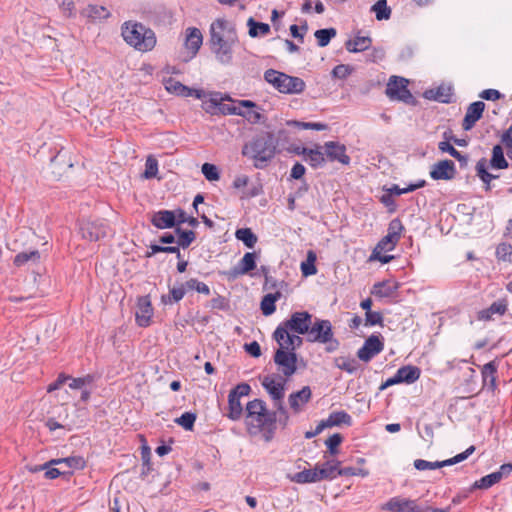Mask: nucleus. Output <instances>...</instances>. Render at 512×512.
<instances>
[{"label":"nucleus","instance_id":"nucleus-1","mask_svg":"<svg viewBox=\"0 0 512 512\" xmlns=\"http://www.w3.org/2000/svg\"><path fill=\"white\" fill-rule=\"evenodd\" d=\"M238 41L235 27L225 19H216L210 26V46L217 60L229 64L233 57V46Z\"/></svg>","mask_w":512,"mask_h":512},{"label":"nucleus","instance_id":"nucleus-2","mask_svg":"<svg viewBox=\"0 0 512 512\" xmlns=\"http://www.w3.org/2000/svg\"><path fill=\"white\" fill-rule=\"evenodd\" d=\"M277 153V140L273 132L261 131L245 143L242 155L254 160V167L263 169Z\"/></svg>","mask_w":512,"mask_h":512},{"label":"nucleus","instance_id":"nucleus-3","mask_svg":"<svg viewBox=\"0 0 512 512\" xmlns=\"http://www.w3.org/2000/svg\"><path fill=\"white\" fill-rule=\"evenodd\" d=\"M122 36L127 44L141 52L150 51L156 45L155 33L141 23L125 22Z\"/></svg>","mask_w":512,"mask_h":512},{"label":"nucleus","instance_id":"nucleus-4","mask_svg":"<svg viewBox=\"0 0 512 512\" xmlns=\"http://www.w3.org/2000/svg\"><path fill=\"white\" fill-rule=\"evenodd\" d=\"M306 340L312 343L326 344L325 351L332 353L336 351L340 342L334 337L333 327L329 320L315 318L312 322Z\"/></svg>","mask_w":512,"mask_h":512},{"label":"nucleus","instance_id":"nucleus-5","mask_svg":"<svg viewBox=\"0 0 512 512\" xmlns=\"http://www.w3.org/2000/svg\"><path fill=\"white\" fill-rule=\"evenodd\" d=\"M264 80L283 94H299L306 88L303 79L274 69H268L264 72Z\"/></svg>","mask_w":512,"mask_h":512},{"label":"nucleus","instance_id":"nucleus-6","mask_svg":"<svg viewBox=\"0 0 512 512\" xmlns=\"http://www.w3.org/2000/svg\"><path fill=\"white\" fill-rule=\"evenodd\" d=\"M312 315L307 311L294 312L290 318L278 325L273 333V339L279 341L283 339L286 330L299 335H307L312 324Z\"/></svg>","mask_w":512,"mask_h":512},{"label":"nucleus","instance_id":"nucleus-7","mask_svg":"<svg viewBox=\"0 0 512 512\" xmlns=\"http://www.w3.org/2000/svg\"><path fill=\"white\" fill-rule=\"evenodd\" d=\"M408 80L401 76H391L386 87V95L390 100H398L407 105H417V99L408 89Z\"/></svg>","mask_w":512,"mask_h":512},{"label":"nucleus","instance_id":"nucleus-8","mask_svg":"<svg viewBox=\"0 0 512 512\" xmlns=\"http://www.w3.org/2000/svg\"><path fill=\"white\" fill-rule=\"evenodd\" d=\"M384 349V338L380 333H373L364 342L363 346L358 349L357 357L363 362L371 361L375 356L380 354Z\"/></svg>","mask_w":512,"mask_h":512},{"label":"nucleus","instance_id":"nucleus-9","mask_svg":"<svg viewBox=\"0 0 512 512\" xmlns=\"http://www.w3.org/2000/svg\"><path fill=\"white\" fill-rule=\"evenodd\" d=\"M273 360L286 377L292 376L297 371V353L287 351V346L279 347L275 351Z\"/></svg>","mask_w":512,"mask_h":512},{"label":"nucleus","instance_id":"nucleus-10","mask_svg":"<svg viewBox=\"0 0 512 512\" xmlns=\"http://www.w3.org/2000/svg\"><path fill=\"white\" fill-rule=\"evenodd\" d=\"M108 229L109 227L102 221H86L80 227L82 237L94 242L106 237Z\"/></svg>","mask_w":512,"mask_h":512},{"label":"nucleus","instance_id":"nucleus-11","mask_svg":"<svg viewBox=\"0 0 512 512\" xmlns=\"http://www.w3.org/2000/svg\"><path fill=\"white\" fill-rule=\"evenodd\" d=\"M153 316V307L148 295L141 296L137 300V309L135 312V320L138 326L148 327L151 324Z\"/></svg>","mask_w":512,"mask_h":512},{"label":"nucleus","instance_id":"nucleus-12","mask_svg":"<svg viewBox=\"0 0 512 512\" xmlns=\"http://www.w3.org/2000/svg\"><path fill=\"white\" fill-rule=\"evenodd\" d=\"M455 163L445 159L435 163L430 170V177L433 180H452L456 175Z\"/></svg>","mask_w":512,"mask_h":512},{"label":"nucleus","instance_id":"nucleus-13","mask_svg":"<svg viewBox=\"0 0 512 512\" xmlns=\"http://www.w3.org/2000/svg\"><path fill=\"white\" fill-rule=\"evenodd\" d=\"M382 509L391 512H419V505L416 500L396 496L390 498Z\"/></svg>","mask_w":512,"mask_h":512},{"label":"nucleus","instance_id":"nucleus-14","mask_svg":"<svg viewBox=\"0 0 512 512\" xmlns=\"http://www.w3.org/2000/svg\"><path fill=\"white\" fill-rule=\"evenodd\" d=\"M151 224L157 229H170L177 227L176 209L175 210H159L152 214L150 218Z\"/></svg>","mask_w":512,"mask_h":512},{"label":"nucleus","instance_id":"nucleus-15","mask_svg":"<svg viewBox=\"0 0 512 512\" xmlns=\"http://www.w3.org/2000/svg\"><path fill=\"white\" fill-rule=\"evenodd\" d=\"M485 106L483 101H475L467 107L466 114L462 120L463 130L469 131L475 126L482 118Z\"/></svg>","mask_w":512,"mask_h":512},{"label":"nucleus","instance_id":"nucleus-16","mask_svg":"<svg viewBox=\"0 0 512 512\" xmlns=\"http://www.w3.org/2000/svg\"><path fill=\"white\" fill-rule=\"evenodd\" d=\"M508 311V300L507 298H501L494 301L489 307L479 310L476 314V318L479 321H491L494 320V316H503Z\"/></svg>","mask_w":512,"mask_h":512},{"label":"nucleus","instance_id":"nucleus-17","mask_svg":"<svg viewBox=\"0 0 512 512\" xmlns=\"http://www.w3.org/2000/svg\"><path fill=\"white\" fill-rule=\"evenodd\" d=\"M325 154L329 161L340 162L343 165H348L351 161L350 157L346 154V146L339 142L328 141L324 144Z\"/></svg>","mask_w":512,"mask_h":512},{"label":"nucleus","instance_id":"nucleus-18","mask_svg":"<svg viewBox=\"0 0 512 512\" xmlns=\"http://www.w3.org/2000/svg\"><path fill=\"white\" fill-rule=\"evenodd\" d=\"M165 88L168 92L173 93L177 96H181V97L194 96L197 99H201L202 95H203L202 90L190 88V87L182 84L180 81L175 80L172 77L168 78L165 81Z\"/></svg>","mask_w":512,"mask_h":512},{"label":"nucleus","instance_id":"nucleus-19","mask_svg":"<svg viewBox=\"0 0 512 512\" xmlns=\"http://www.w3.org/2000/svg\"><path fill=\"white\" fill-rule=\"evenodd\" d=\"M498 366L499 362L495 359L486 363L481 369L483 387H487L491 392L497 389Z\"/></svg>","mask_w":512,"mask_h":512},{"label":"nucleus","instance_id":"nucleus-20","mask_svg":"<svg viewBox=\"0 0 512 512\" xmlns=\"http://www.w3.org/2000/svg\"><path fill=\"white\" fill-rule=\"evenodd\" d=\"M312 397V391L309 386H304L301 390L293 392L288 397L290 408L294 413L302 411L303 406L306 405Z\"/></svg>","mask_w":512,"mask_h":512},{"label":"nucleus","instance_id":"nucleus-21","mask_svg":"<svg viewBox=\"0 0 512 512\" xmlns=\"http://www.w3.org/2000/svg\"><path fill=\"white\" fill-rule=\"evenodd\" d=\"M423 97L428 100H434L448 104L452 102L453 91L451 86H445L442 84L436 88L425 90Z\"/></svg>","mask_w":512,"mask_h":512},{"label":"nucleus","instance_id":"nucleus-22","mask_svg":"<svg viewBox=\"0 0 512 512\" xmlns=\"http://www.w3.org/2000/svg\"><path fill=\"white\" fill-rule=\"evenodd\" d=\"M262 386L268 392L272 400H280L285 395V380L276 382L274 376L267 375L262 379Z\"/></svg>","mask_w":512,"mask_h":512},{"label":"nucleus","instance_id":"nucleus-23","mask_svg":"<svg viewBox=\"0 0 512 512\" xmlns=\"http://www.w3.org/2000/svg\"><path fill=\"white\" fill-rule=\"evenodd\" d=\"M399 289L398 282L384 280L376 282L371 289V294L378 298H390L396 294Z\"/></svg>","mask_w":512,"mask_h":512},{"label":"nucleus","instance_id":"nucleus-24","mask_svg":"<svg viewBox=\"0 0 512 512\" xmlns=\"http://www.w3.org/2000/svg\"><path fill=\"white\" fill-rule=\"evenodd\" d=\"M238 104L241 108H246L244 111L241 109V114L239 116L244 117L251 124H257L262 121L264 115L259 111L255 110L257 108V104L251 100H239Z\"/></svg>","mask_w":512,"mask_h":512},{"label":"nucleus","instance_id":"nucleus-25","mask_svg":"<svg viewBox=\"0 0 512 512\" xmlns=\"http://www.w3.org/2000/svg\"><path fill=\"white\" fill-rule=\"evenodd\" d=\"M203 42L201 31L196 27H190L186 30L185 46L194 57L199 51Z\"/></svg>","mask_w":512,"mask_h":512},{"label":"nucleus","instance_id":"nucleus-26","mask_svg":"<svg viewBox=\"0 0 512 512\" xmlns=\"http://www.w3.org/2000/svg\"><path fill=\"white\" fill-rule=\"evenodd\" d=\"M341 462L338 460L335 461H326L322 467L316 465L317 476L319 481L322 480H333L338 474V470L340 468Z\"/></svg>","mask_w":512,"mask_h":512},{"label":"nucleus","instance_id":"nucleus-27","mask_svg":"<svg viewBox=\"0 0 512 512\" xmlns=\"http://www.w3.org/2000/svg\"><path fill=\"white\" fill-rule=\"evenodd\" d=\"M372 39L368 36H356L345 42V48L351 53L365 51L371 47Z\"/></svg>","mask_w":512,"mask_h":512},{"label":"nucleus","instance_id":"nucleus-28","mask_svg":"<svg viewBox=\"0 0 512 512\" xmlns=\"http://www.w3.org/2000/svg\"><path fill=\"white\" fill-rule=\"evenodd\" d=\"M401 383L412 384L416 382L421 375V370L417 366L406 365L397 370Z\"/></svg>","mask_w":512,"mask_h":512},{"label":"nucleus","instance_id":"nucleus-29","mask_svg":"<svg viewBox=\"0 0 512 512\" xmlns=\"http://www.w3.org/2000/svg\"><path fill=\"white\" fill-rule=\"evenodd\" d=\"M476 173L477 176L481 179V181L485 184V190H491V181L497 179L499 176L494 175L487 171V160L486 158H481L476 164Z\"/></svg>","mask_w":512,"mask_h":512},{"label":"nucleus","instance_id":"nucleus-30","mask_svg":"<svg viewBox=\"0 0 512 512\" xmlns=\"http://www.w3.org/2000/svg\"><path fill=\"white\" fill-rule=\"evenodd\" d=\"M185 287L186 286H184V283H181L179 284V286H174L170 288L168 294H163L161 296V302L165 305L178 303L184 298L186 294Z\"/></svg>","mask_w":512,"mask_h":512},{"label":"nucleus","instance_id":"nucleus-31","mask_svg":"<svg viewBox=\"0 0 512 512\" xmlns=\"http://www.w3.org/2000/svg\"><path fill=\"white\" fill-rule=\"evenodd\" d=\"M243 414V407L240 398L229 392L228 395V413L226 416L232 421H238Z\"/></svg>","mask_w":512,"mask_h":512},{"label":"nucleus","instance_id":"nucleus-32","mask_svg":"<svg viewBox=\"0 0 512 512\" xmlns=\"http://www.w3.org/2000/svg\"><path fill=\"white\" fill-rule=\"evenodd\" d=\"M281 297V292L266 294L260 303V309L264 316H269L276 311V301Z\"/></svg>","mask_w":512,"mask_h":512},{"label":"nucleus","instance_id":"nucleus-33","mask_svg":"<svg viewBox=\"0 0 512 512\" xmlns=\"http://www.w3.org/2000/svg\"><path fill=\"white\" fill-rule=\"evenodd\" d=\"M490 167L493 169H506L509 166L505 159L504 151L501 145L497 144L492 149V156L489 161Z\"/></svg>","mask_w":512,"mask_h":512},{"label":"nucleus","instance_id":"nucleus-34","mask_svg":"<svg viewBox=\"0 0 512 512\" xmlns=\"http://www.w3.org/2000/svg\"><path fill=\"white\" fill-rule=\"evenodd\" d=\"M326 422L329 427L340 426L342 424L351 426L352 425V417L346 411H335L329 414Z\"/></svg>","mask_w":512,"mask_h":512},{"label":"nucleus","instance_id":"nucleus-35","mask_svg":"<svg viewBox=\"0 0 512 512\" xmlns=\"http://www.w3.org/2000/svg\"><path fill=\"white\" fill-rule=\"evenodd\" d=\"M237 240L241 241L247 248H254L258 241L257 235L252 231L251 228H239L235 232Z\"/></svg>","mask_w":512,"mask_h":512},{"label":"nucleus","instance_id":"nucleus-36","mask_svg":"<svg viewBox=\"0 0 512 512\" xmlns=\"http://www.w3.org/2000/svg\"><path fill=\"white\" fill-rule=\"evenodd\" d=\"M249 418H252L257 423V428L277 423V413L275 411H269L267 408L266 411L256 412Z\"/></svg>","mask_w":512,"mask_h":512},{"label":"nucleus","instance_id":"nucleus-37","mask_svg":"<svg viewBox=\"0 0 512 512\" xmlns=\"http://www.w3.org/2000/svg\"><path fill=\"white\" fill-rule=\"evenodd\" d=\"M279 347L287 346V351H294L303 344V339L299 335L289 334V331L286 330V334L284 333L283 339L276 341Z\"/></svg>","mask_w":512,"mask_h":512},{"label":"nucleus","instance_id":"nucleus-38","mask_svg":"<svg viewBox=\"0 0 512 512\" xmlns=\"http://www.w3.org/2000/svg\"><path fill=\"white\" fill-rule=\"evenodd\" d=\"M247 26L249 27V36L252 38H256L259 35L265 36L270 32V26L267 23L258 22L250 17L247 21Z\"/></svg>","mask_w":512,"mask_h":512},{"label":"nucleus","instance_id":"nucleus-39","mask_svg":"<svg viewBox=\"0 0 512 512\" xmlns=\"http://www.w3.org/2000/svg\"><path fill=\"white\" fill-rule=\"evenodd\" d=\"M177 234V245L183 249L188 248L196 239V233L193 230H184L181 227L175 228Z\"/></svg>","mask_w":512,"mask_h":512},{"label":"nucleus","instance_id":"nucleus-40","mask_svg":"<svg viewBox=\"0 0 512 512\" xmlns=\"http://www.w3.org/2000/svg\"><path fill=\"white\" fill-rule=\"evenodd\" d=\"M317 255L313 250L307 252L306 260L301 263V272L305 277L315 275L317 273L316 268Z\"/></svg>","mask_w":512,"mask_h":512},{"label":"nucleus","instance_id":"nucleus-41","mask_svg":"<svg viewBox=\"0 0 512 512\" xmlns=\"http://www.w3.org/2000/svg\"><path fill=\"white\" fill-rule=\"evenodd\" d=\"M40 259V253L38 250L23 251L18 253L13 260V263L17 267H21L29 261L38 263Z\"/></svg>","mask_w":512,"mask_h":512},{"label":"nucleus","instance_id":"nucleus-42","mask_svg":"<svg viewBox=\"0 0 512 512\" xmlns=\"http://www.w3.org/2000/svg\"><path fill=\"white\" fill-rule=\"evenodd\" d=\"M334 362H335V366L338 369L343 370L349 374L356 373L360 367V364L355 359L347 358V357H343V356L335 358Z\"/></svg>","mask_w":512,"mask_h":512},{"label":"nucleus","instance_id":"nucleus-43","mask_svg":"<svg viewBox=\"0 0 512 512\" xmlns=\"http://www.w3.org/2000/svg\"><path fill=\"white\" fill-rule=\"evenodd\" d=\"M378 21L388 20L391 17V8L387 5V0H378L371 7Z\"/></svg>","mask_w":512,"mask_h":512},{"label":"nucleus","instance_id":"nucleus-44","mask_svg":"<svg viewBox=\"0 0 512 512\" xmlns=\"http://www.w3.org/2000/svg\"><path fill=\"white\" fill-rule=\"evenodd\" d=\"M337 34V31L335 28H324L316 30L314 33V36L317 40V44L319 47H325L327 46L332 38H334Z\"/></svg>","mask_w":512,"mask_h":512},{"label":"nucleus","instance_id":"nucleus-45","mask_svg":"<svg viewBox=\"0 0 512 512\" xmlns=\"http://www.w3.org/2000/svg\"><path fill=\"white\" fill-rule=\"evenodd\" d=\"M292 479L296 483L300 484L319 482L316 467L314 469H305L300 471L296 473Z\"/></svg>","mask_w":512,"mask_h":512},{"label":"nucleus","instance_id":"nucleus-46","mask_svg":"<svg viewBox=\"0 0 512 512\" xmlns=\"http://www.w3.org/2000/svg\"><path fill=\"white\" fill-rule=\"evenodd\" d=\"M224 101H232L229 95L222 96L220 94V105L218 107V113L222 115H240L241 107L238 105L225 104Z\"/></svg>","mask_w":512,"mask_h":512},{"label":"nucleus","instance_id":"nucleus-47","mask_svg":"<svg viewBox=\"0 0 512 512\" xmlns=\"http://www.w3.org/2000/svg\"><path fill=\"white\" fill-rule=\"evenodd\" d=\"M257 255L255 252H247L244 254L238 265L240 272L248 274L256 268Z\"/></svg>","mask_w":512,"mask_h":512},{"label":"nucleus","instance_id":"nucleus-48","mask_svg":"<svg viewBox=\"0 0 512 512\" xmlns=\"http://www.w3.org/2000/svg\"><path fill=\"white\" fill-rule=\"evenodd\" d=\"M83 14L93 20L107 19L110 16V12L106 7L97 5H89L84 9Z\"/></svg>","mask_w":512,"mask_h":512},{"label":"nucleus","instance_id":"nucleus-49","mask_svg":"<svg viewBox=\"0 0 512 512\" xmlns=\"http://www.w3.org/2000/svg\"><path fill=\"white\" fill-rule=\"evenodd\" d=\"M321 149V146H316L315 151L305 158V161L314 169L322 167L326 162L325 151L322 152Z\"/></svg>","mask_w":512,"mask_h":512},{"label":"nucleus","instance_id":"nucleus-50","mask_svg":"<svg viewBox=\"0 0 512 512\" xmlns=\"http://www.w3.org/2000/svg\"><path fill=\"white\" fill-rule=\"evenodd\" d=\"M474 451H475V446L471 445L464 452L459 453L452 458H449V459H446L443 461H438V464H440V468L455 465L457 463H460V462L466 460Z\"/></svg>","mask_w":512,"mask_h":512},{"label":"nucleus","instance_id":"nucleus-51","mask_svg":"<svg viewBox=\"0 0 512 512\" xmlns=\"http://www.w3.org/2000/svg\"><path fill=\"white\" fill-rule=\"evenodd\" d=\"M197 415L194 412H184L180 417L174 421L186 431H192L196 421Z\"/></svg>","mask_w":512,"mask_h":512},{"label":"nucleus","instance_id":"nucleus-52","mask_svg":"<svg viewBox=\"0 0 512 512\" xmlns=\"http://www.w3.org/2000/svg\"><path fill=\"white\" fill-rule=\"evenodd\" d=\"M498 482H500L498 479V475H496V473L493 472V473H490V474L482 477L481 479L475 481L471 487V490L488 489Z\"/></svg>","mask_w":512,"mask_h":512},{"label":"nucleus","instance_id":"nucleus-53","mask_svg":"<svg viewBox=\"0 0 512 512\" xmlns=\"http://www.w3.org/2000/svg\"><path fill=\"white\" fill-rule=\"evenodd\" d=\"M184 286L186 289V292L195 290L198 293L209 295L210 294V288L207 284L204 282L199 281L196 278H190L186 282H184Z\"/></svg>","mask_w":512,"mask_h":512},{"label":"nucleus","instance_id":"nucleus-54","mask_svg":"<svg viewBox=\"0 0 512 512\" xmlns=\"http://www.w3.org/2000/svg\"><path fill=\"white\" fill-rule=\"evenodd\" d=\"M495 255L499 261L512 263V245L506 242L500 243L496 247Z\"/></svg>","mask_w":512,"mask_h":512},{"label":"nucleus","instance_id":"nucleus-55","mask_svg":"<svg viewBox=\"0 0 512 512\" xmlns=\"http://www.w3.org/2000/svg\"><path fill=\"white\" fill-rule=\"evenodd\" d=\"M158 173V161L157 159L150 155L147 157L145 162V171L143 177L145 179H152L157 176Z\"/></svg>","mask_w":512,"mask_h":512},{"label":"nucleus","instance_id":"nucleus-56","mask_svg":"<svg viewBox=\"0 0 512 512\" xmlns=\"http://www.w3.org/2000/svg\"><path fill=\"white\" fill-rule=\"evenodd\" d=\"M400 239L393 235H385L376 245L374 249H380L384 251H392Z\"/></svg>","mask_w":512,"mask_h":512},{"label":"nucleus","instance_id":"nucleus-57","mask_svg":"<svg viewBox=\"0 0 512 512\" xmlns=\"http://www.w3.org/2000/svg\"><path fill=\"white\" fill-rule=\"evenodd\" d=\"M176 220L177 227H180V225L183 223H188L193 228L199 225L197 218L193 216H187L186 212L181 208L176 209Z\"/></svg>","mask_w":512,"mask_h":512},{"label":"nucleus","instance_id":"nucleus-58","mask_svg":"<svg viewBox=\"0 0 512 512\" xmlns=\"http://www.w3.org/2000/svg\"><path fill=\"white\" fill-rule=\"evenodd\" d=\"M201 171L208 181H217L220 178L219 170L214 164L204 163L201 167Z\"/></svg>","mask_w":512,"mask_h":512},{"label":"nucleus","instance_id":"nucleus-59","mask_svg":"<svg viewBox=\"0 0 512 512\" xmlns=\"http://www.w3.org/2000/svg\"><path fill=\"white\" fill-rule=\"evenodd\" d=\"M266 403L262 399H254L246 405L247 417L253 416L256 412L266 411Z\"/></svg>","mask_w":512,"mask_h":512},{"label":"nucleus","instance_id":"nucleus-60","mask_svg":"<svg viewBox=\"0 0 512 512\" xmlns=\"http://www.w3.org/2000/svg\"><path fill=\"white\" fill-rule=\"evenodd\" d=\"M383 315L381 312L378 311H369L365 313V326H384L383 323Z\"/></svg>","mask_w":512,"mask_h":512},{"label":"nucleus","instance_id":"nucleus-61","mask_svg":"<svg viewBox=\"0 0 512 512\" xmlns=\"http://www.w3.org/2000/svg\"><path fill=\"white\" fill-rule=\"evenodd\" d=\"M343 436L340 433H335L331 435L326 441L325 444L328 448V451L331 455H336L338 453V446L342 443Z\"/></svg>","mask_w":512,"mask_h":512},{"label":"nucleus","instance_id":"nucleus-62","mask_svg":"<svg viewBox=\"0 0 512 512\" xmlns=\"http://www.w3.org/2000/svg\"><path fill=\"white\" fill-rule=\"evenodd\" d=\"M64 464L74 470H82L86 467V460L82 456L65 457Z\"/></svg>","mask_w":512,"mask_h":512},{"label":"nucleus","instance_id":"nucleus-63","mask_svg":"<svg viewBox=\"0 0 512 512\" xmlns=\"http://www.w3.org/2000/svg\"><path fill=\"white\" fill-rule=\"evenodd\" d=\"M353 71V68L346 64H339L331 71V76L335 79H346Z\"/></svg>","mask_w":512,"mask_h":512},{"label":"nucleus","instance_id":"nucleus-64","mask_svg":"<svg viewBox=\"0 0 512 512\" xmlns=\"http://www.w3.org/2000/svg\"><path fill=\"white\" fill-rule=\"evenodd\" d=\"M404 231V226L402 221L399 218H394L390 221L387 229V234L393 235L400 239L402 232Z\"/></svg>","mask_w":512,"mask_h":512}]
</instances>
